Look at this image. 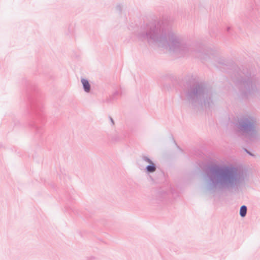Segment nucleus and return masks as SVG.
<instances>
[{
	"mask_svg": "<svg viewBox=\"0 0 260 260\" xmlns=\"http://www.w3.org/2000/svg\"><path fill=\"white\" fill-rule=\"evenodd\" d=\"M81 81H82V83L83 85L85 91L86 92H89L90 86V84H89L88 81L87 80L84 79H82Z\"/></svg>",
	"mask_w": 260,
	"mask_h": 260,
	"instance_id": "obj_1",
	"label": "nucleus"
},
{
	"mask_svg": "<svg viewBox=\"0 0 260 260\" xmlns=\"http://www.w3.org/2000/svg\"><path fill=\"white\" fill-rule=\"evenodd\" d=\"M247 212V208L245 206H242L240 208V214L242 217H244L246 215Z\"/></svg>",
	"mask_w": 260,
	"mask_h": 260,
	"instance_id": "obj_2",
	"label": "nucleus"
},
{
	"mask_svg": "<svg viewBox=\"0 0 260 260\" xmlns=\"http://www.w3.org/2000/svg\"><path fill=\"white\" fill-rule=\"evenodd\" d=\"M147 170L149 172H153L155 171V167L153 164H152L151 165L148 166L147 167Z\"/></svg>",
	"mask_w": 260,
	"mask_h": 260,
	"instance_id": "obj_3",
	"label": "nucleus"
},
{
	"mask_svg": "<svg viewBox=\"0 0 260 260\" xmlns=\"http://www.w3.org/2000/svg\"><path fill=\"white\" fill-rule=\"evenodd\" d=\"M147 161H148V162H150V160H149V159H147Z\"/></svg>",
	"mask_w": 260,
	"mask_h": 260,
	"instance_id": "obj_4",
	"label": "nucleus"
}]
</instances>
